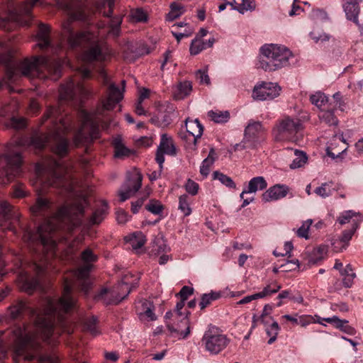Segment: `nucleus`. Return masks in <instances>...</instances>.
I'll return each mask as SVG.
<instances>
[{
  "mask_svg": "<svg viewBox=\"0 0 363 363\" xmlns=\"http://www.w3.org/2000/svg\"><path fill=\"white\" fill-rule=\"evenodd\" d=\"M35 171L37 182L42 188L37 190L38 197L30 207V211L34 216L44 218V222L35 232L23 228L18 208L6 201L0 203L1 229L17 234L18 225L23 231V241L30 250L35 253L42 252L43 254V259L40 263L33 262L24 266L19 259L21 269L18 274V284L20 289L28 294H32L40 286V278L45 274L49 259L55 256L57 240L60 239V234H70L82 224L84 208L87 205V200L82 198L72 204H64L55 211L53 202L43 196L42 194L46 187L57 189L60 194L72 192L74 186L68 168L52 158L36 164Z\"/></svg>",
  "mask_w": 363,
  "mask_h": 363,
  "instance_id": "1",
  "label": "nucleus"
},
{
  "mask_svg": "<svg viewBox=\"0 0 363 363\" xmlns=\"http://www.w3.org/2000/svg\"><path fill=\"white\" fill-rule=\"evenodd\" d=\"M70 286L65 284L59 299L47 298L43 308L30 307L24 301H18L10 306L8 315L12 320L21 319L26 313L33 321L32 325L15 326L11 332L9 341L13 351V360L22 359L29 363H54L55 357L50 350L59 344L61 333L55 331L60 327L67 331L65 315L73 311L74 300L70 294Z\"/></svg>",
  "mask_w": 363,
  "mask_h": 363,
  "instance_id": "2",
  "label": "nucleus"
},
{
  "mask_svg": "<svg viewBox=\"0 0 363 363\" xmlns=\"http://www.w3.org/2000/svg\"><path fill=\"white\" fill-rule=\"evenodd\" d=\"M69 15V19L62 24V39L67 43V48L72 50L87 48L82 54V59L86 63L94 62H104L111 59L113 52L111 48L103 39L106 34L113 37L119 36L122 16H116L108 21L106 27L104 22H99L97 26L98 33L91 30L75 31L72 23L75 20L84 18L83 12L79 9L72 11L70 3H65L61 6Z\"/></svg>",
  "mask_w": 363,
  "mask_h": 363,
  "instance_id": "3",
  "label": "nucleus"
},
{
  "mask_svg": "<svg viewBox=\"0 0 363 363\" xmlns=\"http://www.w3.org/2000/svg\"><path fill=\"white\" fill-rule=\"evenodd\" d=\"M50 34V26L40 23L35 36L37 45L41 50L50 48L56 57L34 56L16 64L10 52L0 55V65H4L6 69V83L16 80L20 74L30 78L45 79L50 77L55 80L60 77L64 63L60 55L64 52L65 48L62 43L53 46L51 44Z\"/></svg>",
  "mask_w": 363,
  "mask_h": 363,
  "instance_id": "4",
  "label": "nucleus"
},
{
  "mask_svg": "<svg viewBox=\"0 0 363 363\" xmlns=\"http://www.w3.org/2000/svg\"><path fill=\"white\" fill-rule=\"evenodd\" d=\"M118 86L111 84L108 88L107 96L102 100L94 113L86 111H81L82 126L75 133L73 143L75 147L87 145L99 138V125L107 130L111 124V120L106 111L113 109L123 99V94Z\"/></svg>",
  "mask_w": 363,
  "mask_h": 363,
  "instance_id": "5",
  "label": "nucleus"
},
{
  "mask_svg": "<svg viewBox=\"0 0 363 363\" xmlns=\"http://www.w3.org/2000/svg\"><path fill=\"white\" fill-rule=\"evenodd\" d=\"M64 110L58 107H50L43 116V121L51 120L52 130L47 134H40L33 136L30 144L35 148L41 150L47 145H50L52 152L60 157H64L69 152L71 144L63 134L72 130V118Z\"/></svg>",
  "mask_w": 363,
  "mask_h": 363,
  "instance_id": "6",
  "label": "nucleus"
},
{
  "mask_svg": "<svg viewBox=\"0 0 363 363\" xmlns=\"http://www.w3.org/2000/svg\"><path fill=\"white\" fill-rule=\"evenodd\" d=\"M81 259L86 264L77 270L72 271L71 273L72 279L65 277L63 283L62 292L66 284L70 286V294L75 302L73 311L77 308V300L74 295L73 289L75 286H77L80 291L84 293L85 296L89 295V291L91 289V282L89 279V272L91 269L90 263L96 262L98 257L90 248H86L82 252Z\"/></svg>",
  "mask_w": 363,
  "mask_h": 363,
  "instance_id": "7",
  "label": "nucleus"
},
{
  "mask_svg": "<svg viewBox=\"0 0 363 363\" xmlns=\"http://www.w3.org/2000/svg\"><path fill=\"white\" fill-rule=\"evenodd\" d=\"M259 67L267 72L275 71L289 65L293 57L291 51L284 45L267 44L261 49Z\"/></svg>",
  "mask_w": 363,
  "mask_h": 363,
  "instance_id": "8",
  "label": "nucleus"
},
{
  "mask_svg": "<svg viewBox=\"0 0 363 363\" xmlns=\"http://www.w3.org/2000/svg\"><path fill=\"white\" fill-rule=\"evenodd\" d=\"M303 125L300 118L285 116L277 120L272 134L277 142L289 141L298 143Z\"/></svg>",
  "mask_w": 363,
  "mask_h": 363,
  "instance_id": "9",
  "label": "nucleus"
},
{
  "mask_svg": "<svg viewBox=\"0 0 363 363\" xmlns=\"http://www.w3.org/2000/svg\"><path fill=\"white\" fill-rule=\"evenodd\" d=\"M38 1L40 0H26L22 8L10 11L6 17L0 18V28L10 31L16 26H30L33 20L32 7Z\"/></svg>",
  "mask_w": 363,
  "mask_h": 363,
  "instance_id": "10",
  "label": "nucleus"
},
{
  "mask_svg": "<svg viewBox=\"0 0 363 363\" xmlns=\"http://www.w3.org/2000/svg\"><path fill=\"white\" fill-rule=\"evenodd\" d=\"M201 342L204 345L206 351L211 354L216 355L228 347L230 340L218 328L210 325L204 333Z\"/></svg>",
  "mask_w": 363,
  "mask_h": 363,
  "instance_id": "11",
  "label": "nucleus"
},
{
  "mask_svg": "<svg viewBox=\"0 0 363 363\" xmlns=\"http://www.w3.org/2000/svg\"><path fill=\"white\" fill-rule=\"evenodd\" d=\"M3 159L6 164L0 172V182L7 184L21 174L23 160L20 151L13 150L4 154Z\"/></svg>",
  "mask_w": 363,
  "mask_h": 363,
  "instance_id": "12",
  "label": "nucleus"
},
{
  "mask_svg": "<svg viewBox=\"0 0 363 363\" xmlns=\"http://www.w3.org/2000/svg\"><path fill=\"white\" fill-rule=\"evenodd\" d=\"M267 135V128L262 122L250 119L244 130V148H255L263 143Z\"/></svg>",
  "mask_w": 363,
  "mask_h": 363,
  "instance_id": "13",
  "label": "nucleus"
},
{
  "mask_svg": "<svg viewBox=\"0 0 363 363\" xmlns=\"http://www.w3.org/2000/svg\"><path fill=\"white\" fill-rule=\"evenodd\" d=\"M127 277L125 276L121 283L116 289L108 290L106 288L101 289V291L94 296L96 301H101L106 305L119 303L124 299L130 292L131 289L129 288Z\"/></svg>",
  "mask_w": 363,
  "mask_h": 363,
  "instance_id": "14",
  "label": "nucleus"
},
{
  "mask_svg": "<svg viewBox=\"0 0 363 363\" xmlns=\"http://www.w3.org/2000/svg\"><path fill=\"white\" fill-rule=\"evenodd\" d=\"M89 91L85 86L79 81L69 79L62 84L60 88V101H82L87 97Z\"/></svg>",
  "mask_w": 363,
  "mask_h": 363,
  "instance_id": "15",
  "label": "nucleus"
},
{
  "mask_svg": "<svg viewBox=\"0 0 363 363\" xmlns=\"http://www.w3.org/2000/svg\"><path fill=\"white\" fill-rule=\"evenodd\" d=\"M143 176L138 172H134L127 177L119 191L120 201L124 202L140 189L142 185Z\"/></svg>",
  "mask_w": 363,
  "mask_h": 363,
  "instance_id": "16",
  "label": "nucleus"
},
{
  "mask_svg": "<svg viewBox=\"0 0 363 363\" xmlns=\"http://www.w3.org/2000/svg\"><path fill=\"white\" fill-rule=\"evenodd\" d=\"M280 86L272 82H263L255 86L252 96L257 100H272L279 95Z\"/></svg>",
  "mask_w": 363,
  "mask_h": 363,
  "instance_id": "17",
  "label": "nucleus"
},
{
  "mask_svg": "<svg viewBox=\"0 0 363 363\" xmlns=\"http://www.w3.org/2000/svg\"><path fill=\"white\" fill-rule=\"evenodd\" d=\"M185 126L187 134H185L184 136L181 134L182 138L189 140H192L194 145L196 146L198 139L203 134V126L199 119L191 120L189 118L185 121Z\"/></svg>",
  "mask_w": 363,
  "mask_h": 363,
  "instance_id": "18",
  "label": "nucleus"
},
{
  "mask_svg": "<svg viewBox=\"0 0 363 363\" xmlns=\"http://www.w3.org/2000/svg\"><path fill=\"white\" fill-rule=\"evenodd\" d=\"M289 192V187L284 184H276L270 187L262 195L264 202L279 200L286 196Z\"/></svg>",
  "mask_w": 363,
  "mask_h": 363,
  "instance_id": "19",
  "label": "nucleus"
},
{
  "mask_svg": "<svg viewBox=\"0 0 363 363\" xmlns=\"http://www.w3.org/2000/svg\"><path fill=\"white\" fill-rule=\"evenodd\" d=\"M346 150L347 144L344 139L340 136L335 135L327 147L326 152L330 157L335 159L344 153Z\"/></svg>",
  "mask_w": 363,
  "mask_h": 363,
  "instance_id": "20",
  "label": "nucleus"
},
{
  "mask_svg": "<svg viewBox=\"0 0 363 363\" xmlns=\"http://www.w3.org/2000/svg\"><path fill=\"white\" fill-rule=\"evenodd\" d=\"M125 240L131 245L133 250H138L145 245L146 238L141 231H136L127 235Z\"/></svg>",
  "mask_w": 363,
  "mask_h": 363,
  "instance_id": "21",
  "label": "nucleus"
},
{
  "mask_svg": "<svg viewBox=\"0 0 363 363\" xmlns=\"http://www.w3.org/2000/svg\"><path fill=\"white\" fill-rule=\"evenodd\" d=\"M192 90L191 83L189 81L179 82L174 90V98L181 100L189 96Z\"/></svg>",
  "mask_w": 363,
  "mask_h": 363,
  "instance_id": "22",
  "label": "nucleus"
},
{
  "mask_svg": "<svg viewBox=\"0 0 363 363\" xmlns=\"http://www.w3.org/2000/svg\"><path fill=\"white\" fill-rule=\"evenodd\" d=\"M324 320L329 323H333L337 328L340 329L342 331L348 335H352L356 333L354 328L348 325L347 320H340L335 315L332 318H325Z\"/></svg>",
  "mask_w": 363,
  "mask_h": 363,
  "instance_id": "23",
  "label": "nucleus"
},
{
  "mask_svg": "<svg viewBox=\"0 0 363 363\" xmlns=\"http://www.w3.org/2000/svg\"><path fill=\"white\" fill-rule=\"evenodd\" d=\"M217 157L216 152L211 149L208 157L204 159L200 167V173L204 177H207L210 172L211 167L213 165Z\"/></svg>",
  "mask_w": 363,
  "mask_h": 363,
  "instance_id": "24",
  "label": "nucleus"
},
{
  "mask_svg": "<svg viewBox=\"0 0 363 363\" xmlns=\"http://www.w3.org/2000/svg\"><path fill=\"white\" fill-rule=\"evenodd\" d=\"M116 0H98L96 2V9L104 16L111 17L113 13Z\"/></svg>",
  "mask_w": 363,
  "mask_h": 363,
  "instance_id": "25",
  "label": "nucleus"
},
{
  "mask_svg": "<svg viewBox=\"0 0 363 363\" xmlns=\"http://www.w3.org/2000/svg\"><path fill=\"white\" fill-rule=\"evenodd\" d=\"M267 183L263 177H255L250 180L247 187V191L255 193L257 191H261L266 189Z\"/></svg>",
  "mask_w": 363,
  "mask_h": 363,
  "instance_id": "26",
  "label": "nucleus"
},
{
  "mask_svg": "<svg viewBox=\"0 0 363 363\" xmlns=\"http://www.w3.org/2000/svg\"><path fill=\"white\" fill-rule=\"evenodd\" d=\"M158 147L167 155H176V148L173 144L172 140L171 138L168 137L167 134L162 135Z\"/></svg>",
  "mask_w": 363,
  "mask_h": 363,
  "instance_id": "27",
  "label": "nucleus"
},
{
  "mask_svg": "<svg viewBox=\"0 0 363 363\" xmlns=\"http://www.w3.org/2000/svg\"><path fill=\"white\" fill-rule=\"evenodd\" d=\"M362 221V218L353 220L352 228L351 230H344L342 235L339 240L340 242H342V248L346 249L349 241L352 239L356 230L359 228V223Z\"/></svg>",
  "mask_w": 363,
  "mask_h": 363,
  "instance_id": "28",
  "label": "nucleus"
},
{
  "mask_svg": "<svg viewBox=\"0 0 363 363\" xmlns=\"http://www.w3.org/2000/svg\"><path fill=\"white\" fill-rule=\"evenodd\" d=\"M114 156L117 158H124L131 155L132 151L127 148L118 138L113 140Z\"/></svg>",
  "mask_w": 363,
  "mask_h": 363,
  "instance_id": "29",
  "label": "nucleus"
},
{
  "mask_svg": "<svg viewBox=\"0 0 363 363\" xmlns=\"http://www.w3.org/2000/svg\"><path fill=\"white\" fill-rule=\"evenodd\" d=\"M264 325L265 327V331L269 337L268 344L271 345L277 340L278 333L280 330V327L278 323L275 320H273L271 324L268 323Z\"/></svg>",
  "mask_w": 363,
  "mask_h": 363,
  "instance_id": "30",
  "label": "nucleus"
},
{
  "mask_svg": "<svg viewBox=\"0 0 363 363\" xmlns=\"http://www.w3.org/2000/svg\"><path fill=\"white\" fill-rule=\"evenodd\" d=\"M272 311V307L267 304V305L264 306V307L263 308L262 313L259 318H257L256 315H253V317H252L253 323H252L251 330H252L253 328H255L256 327V323L258 320H260L262 323L264 325L269 323L270 320H273L272 317H271V316L268 317V315L271 313Z\"/></svg>",
  "mask_w": 363,
  "mask_h": 363,
  "instance_id": "31",
  "label": "nucleus"
},
{
  "mask_svg": "<svg viewBox=\"0 0 363 363\" xmlns=\"http://www.w3.org/2000/svg\"><path fill=\"white\" fill-rule=\"evenodd\" d=\"M220 297L221 294L220 292L212 291L209 294H203L201 296V301L199 303L201 310H203L204 308L210 306L212 301L218 300Z\"/></svg>",
  "mask_w": 363,
  "mask_h": 363,
  "instance_id": "32",
  "label": "nucleus"
},
{
  "mask_svg": "<svg viewBox=\"0 0 363 363\" xmlns=\"http://www.w3.org/2000/svg\"><path fill=\"white\" fill-rule=\"evenodd\" d=\"M184 11L183 6L178 2H173L170 4V11L167 15V19L172 21L181 16Z\"/></svg>",
  "mask_w": 363,
  "mask_h": 363,
  "instance_id": "33",
  "label": "nucleus"
},
{
  "mask_svg": "<svg viewBox=\"0 0 363 363\" xmlns=\"http://www.w3.org/2000/svg\"><path fill=\"white\" fill-rule=\"evenodd\" d=\"M108 209L107 203L105 202H103L102 206L99 208L96 209L91 218L90 222L91 224H99L100 223L104 218H105V216L106 214Z\"/></svg>",
  "mask_w": 363,
  "mask_h": 363,
  "instance_id": "34",
  "label": "nucleus"
},
{
  "mask_svg": "<svg viewBox=\"0 0 363 363\" xmlns=\"http://www.w3.org/2000/svg\"><path fill=\"white\" fill-rule=\"evenodd\" d=\"M335 189L333 187V182H325L321 184V186L317 187L314 192L319 196L322 198H326L332 195L333 191H335Z\"/></svg>",
  "mask_w": 363,
  "mask_h": 363,
  "instance_id": "35",
  "label": "nucleus"
},
{
  "mask_svg": "<svg viewBox=\"0 0 363 363\" xmlns=\"http://www.w3.org/2000/svg\"><path fill=\"white\" fill-rule=\"evenodd\" d=\"M208 116L216 123H225L230 118V113L227 111H210L208 112Z\"/></svg>",
  "mask_w": 363,
  "mask_h": 363,
  "instance_id": "36",
  "label": "nucleus"
},
{
  "mask_svg": "<svg viewBox=\"0 0 363 363\" xmlns=\"http://www.w3.org/2000/svg\"><path fill=\"white\" fill-rule=\"evenodd\" d=\"M213 178L218 180L222 184L230 189H235L236 184L233 180L226 174L222 172L216 171L213 174Z\"/></svg>",
  "mask_w": 363,
  "mask_h": 363,
  "instance_id": "37",
  "label": "nucleus"
},
{
  "mask_svg": "<svg viewBox=\"0 0 363 363\" xmlns=\"http://www.w3.org/2000/svg\"><path fill=\"white\" fill-rule=\"evenodd\" d=\"M280 289L281 286L274 281L266 286L262 291L256 293V296L259 298H263L277 293Z\"/></svg>",
  "mask_w": 363,
  "mask_h": 363,
  "instance_id": "38",
  "label": "nucleus"
},
{
  "mask_svg": "<svg viewBox=\"0 0 363 363\" xmlns=\"http://www.w3.org/2000/svg\"><path fill=\"white\" fill-rule=\"evenodd\" d=\"M179 209L184 216H188L191 213V208L189 205V197L186 194H183L179 198Z\"/></svg>",
  "mask_w": 363,
  "mask_h": 363,
  "instance_id": "39",
  "label": "nucleus"
},
{
  "mask_svg": "<svg viewBox=\"0 0 363 363\" xmlns=\"http://www.w3.org/2000/svg\"><path fill=\"white\" fill-rule=\"evenodd\" d=\"M318 117L321 121L325 122L329 125H336L337 124V119L333 111H321Z\"/></svg>",
  "mask_w": 363,
  "mask_h": 363,
  "instance_id": "40",
  "label": "nucleus"
},
{
  "mask_svg": "<svg viewBox=\"0 0 363 363\" xmlns=\"http://www.w3.org/2000/svg\"><path fill=\"white\" fill-rule=\"evenodd\" d=\"M294 154L296 157L293 160L291 164H290L291 169L301 167L304 164H306L308 159L306 154L302 151L296 150L294 151Z\"/></svg>",
  "mask_w": 363,
  "mask_h": 363,
  "instance_id": "41",
  "label": "nucleus"
},
{
  "mask_svg": "<svg viewBox=\"0 0 363 363\" xmlns=\"http://www.w3.org/2000/svg\"><path fill=\"white\" fill-rule=\"evenodd\" d=\"M310 101L312 104L315 105L318 108H321L328 101V97L320 91H317L310 96Z\"/></svg>",
  "mask_w": 363,
  "mask_h": 363,
  "instance_id": "42",
  "label": "nucleus"
},
{
  "mask_svg": "<svg viewBox=\"0 0 363 363\" xmlns=\"http://www.w3.org/2000/svg\"><path fill=\"white\" fill-rule=\"evenodd\" d=\"M357 216L359 217V219L362 218L363 220V216L359 213H356L352 210L345 211L337 218V221L340 225H344L349 223L352 218Z\"/></svg>",
  "mask_w": 363,
  "mask_h": 363,
  "instance_id": "43",
  "label": "nucleus"
},
{
  "mask_svg": "<svg viewBox=\"0 0 363 363\" xmlns=\"http://www.w3.org/2000/svg\"><path fill=\"white\" fill-rule=\"evenodd\" d=\"M255 1L254 0H242L241 4H238L233 10L238 11L240 13H245L248 11H253L255 9Z\"/></svg>",
  "mask_w": 363,
  "mask_h": 363,
  "instance_id": "44",
  "label": "nucleus"
},
{
  "mask_svg": "<svg viewBox=\"0 0 363 363\" xmlns=\"http://www.w3.org/2000/svg\"><path fill=\"white\" fill-rule=\"evenodd\" d=\"M181 323L186 326V330L184 332L182 331L181 333L179 332V330L178 328H175L173 325H167V328L169 329V330L171 332V333H179L180 335L182 337V338H186L187 337V336L189 335L190 333V327H189V320L187 318V316L185 315L184 316L182 320H181Z\"/></svg>",
  "mask_w": 363,
  "mask_h": 363,
  "instance_id": "45",
  "label": "nucleus"
},
{
  "mask_svg": "<svg viewBox=\"0 0 363 363\" xmlns=\"http://www.w3.org/2000/svg\"><path fill=\"white\" fill-rule=\"evenodd\" d=\"M130 17L134 22H145L147 19L146 12L141 8L133 9L130 12Z\"/></svg>",
  "mask_w": 363,
  "mask_h": 363,
  "instance_id": "46",
  "label": "nucleus"
},
{
  "mask_svg": "<svg viewBox=\"0 0 363 363\" xmlns=\"http://www.w3.org/2000/svg\"><path fill=\"white\" fill-rule=\"evenodd\" d=\"M84 328L91 335H96L99 333L97 330V318L92 316L87 318L84 322Z\"/></svg>",
  "mask_w": 363,
  "mask_h": 363,
  "instance_id": "47",
  "label": "nucleus"
},
{
  "mask_svg": "<svg viewBox=\"0 0 363 363\" xmlns=\"http://www.w3.org/2000/svg\"><path fill=\"white\" fill-rule=\"evenodd\" d=\"M145 208L155 215H159L162 213L164 207L160 201L151 200L150 203L145 206Z\"/></svg>",
  "mask_w": 363,
  "mask_h": 363,
  "instance_id": "48",
  "label": "nucleus"
},
{
  "mask_svg": "<svg viewBox=\"0 0 363 363\" xmlns=\"http://www.w3.org/2000/svg\"><path fill=\"white\" fill-rule=\"evenodd\" d=\"M205 49H206V46L204 41L196 39L191 42L190 52L191 55H196Z\"/></svg>",
  "mask_w": 363,
  "mask_h": 363,
  "instance_id": "49",
  "label": "nucleus"
},
{
  "mask_svg": "<svg viewBox=\"0 0 363 363\" xmlns=\"http://www.w3.org/2000/svg\"><path fill=\"white\" fill-rule=\"evenodd\" d=\"M26 125V121L23 118L12 117L9 123V126L16 130H20Z\"/></svg>",
  "mask_w": 363,
  "mask_h": 363,
  "instance_id": "50",
  "label": "nucleus"
},
{
  "mask_svg": "<svg viewBox=\"0 0 363 363\" xmlns=\"http://www.w3.org/2000/svg\"><path fill=\"white\" fill-rule=\"evenodd\" d=\"M312 223L311 220H308L305 221L302 225L297 230L296 233L297 235L300 238H303L307 239L308 238V230L310 225Z\"/></svg>",
  "mask_w": 363,
  "mask_h": 363,
  "instance_id": "51",
  "label": "nucleus"
},
{
  "mask_svg": "<svg viewBox=\"0 0 363 363\" xmlns=\"http://www.w3.org/2000/svg\"><path fill=\"white\" fill-rule=\"evenodd\" d=\"M186 191L191 195L195 196L198 194L199 185L191 179H189L185 184Z\"/></svg>",
  "mask_w": 363,
  "mask_h": 363,
  "instance_id": "52",
  "label": "nucleus"
},
{
  "mask_svg": "<svg viewBox=\"0 0 363 363\" xmlns=\"http://www.w3.org/2000/svg\"><path fill=\"white\" fill-rule=\"evenodd\" d=\"M172 121L170 113H162L158 116V125L161 127H167Z\"/></svg>",
  "mask_w": 363,
  "mask_h": 363,
  "instance_id": "53",
  "label": "nucleus"
},
{
  "mask_svg": "<svg viewBox=\"0 0 363 363\" xmlns=\"http://www.w3.org/2000/svg\"><path fill=\"white\" fill-rule=\"evenodd\" d=\"M27 196L25 186L23 184L15 186L13 191V196L15 198H23Z\"/></svg>",
  "mask_w": 363,
  "mask_h": 363,
  "instance_id": "54",
  "label": "nucleus"
},
{
  "mask_svg": "<svg viewBox=\"0 0 363 363\" xmlns=\"http://www.w3.org/2000/svg\"><path fill=\"white\" fill-rule=\"evenodd\" d=\"M148 305H150L149 302L145 301L143 303L145 310L144 311V315L148 318L149 320H155L157 317L153 311V309L151 307H149Z\"/></svg>",
  "mask_w": 363,
  "mask_h": 363,
  "instance_id": "55",
  "label": "nucleus"
},
{
  "mask_svg": "<svg viewBox=\"0 0 363 363\" xmlns=\"http://www.w3.org/2000/svg\"><path fill=\"white\" fill-rule=\"evenodd\" d=\"M281 268H284V271H293L299 267V262L298 259L287 261L286 264L280 266Z\"/></svg>",
  "mask_w": 363,
  "mask_h": 363,
  "instance_id": "56",
  "label": "nucleus"
},
{
  "mask_svg": "<svg viewBox=\"0 0 363 363\" xmlns=\"http://www.w3.org/2000/svg\"><path fill=\"white\" fill-rule=\"evenodd\" d=\"M196 77L201 84L208 85L210 84V79L208 75L205 71L198 70L196 73Z\"/></svg>",
  "mask_w": 363,
  "mask_h": 363,
  "instance_id": "57",
  "label": "nucleus"
},
{
  "mask_svg": "<svg viewBox=\"0 0 363 363\" xmlns=\"http://www.w3.org/2000/svg\"><path fill=\"white\" fill-rule=\"evenodd\" d=\"M342 279L343 286L346 288H350L352 285L353 279L355 277V274L351 272L350 274H345Z\"/></svg>",
  "mask_w": 363,
  "mask_h": 363,
  "instance_id": "58",
  "label": "nucleus"
},
{
  "mask_svg": "<svg viewBox=\"0 0 363 363\" xmlns=\"http://www.w3.org/2000/svg\"><path fill=\"white\" fill-rule=\"evenodd\" d=\"M314 322V319L311 315H301L298 317V325L305 327Z\"/></svg>",
  "mask_w": 363,
  "mask_h": 363,
  "instance_id": "59",
  "label": "nucleus"
},
{
  "mask_svg": "<svg viewBox=\"0 0 363 363\" xmlns=\"http://www.w3.org/2000/svg\"><path fill=\"white\" fill-rule=\"evenodd\" d=\"M193 288L184 286L180 290L179 295L183 301H186L188 298V297L193 294Z\"/></svg>",
  "mask_w": 363,
  "mask_h": 363,
  "instance_id": "60",
  "label": "nucleus"
},
{
  "mask_svg": "<svg viewBox=\"0 0 363 363\" xmlns=\"http://www.w3.org/2000/svg\"><path fill=\"white\" fill-rule=\"evenodd\" d=\"M166 154L164 152L162 151L159 147H157L155 160L159 164V167L160 169V172H162L163 168V163L164 162V155Z\"/></svg>",
  "mask_w": 363,
  "mask_h": 363,
  "instance_id": "61",
  "label": "nucleus"
},
{
  "mask_svg": "<svg viewBox=\"0 0 363 363\" xmlns=\"http://www.w3.org/2000/svg\"><path fill=\"white\" fill-rule=\"evenodd\" d=\"M145 199V198H140L137 199L135 201H133L131 203V211L133 213H137L139 211V209L143 206Z\"/></svg>",
  "mask_w": 363,
  "mask_h": 363,
  "instance_id": "62",
  "label": "nucleus"
},
{
  "mask_svg": "<svg viewBox=\"0 0 363 363\" xmlns=\"http://www.w3.org/2000/svg\"><path fill=\"white\" fill-rule=\"evenodd\" d=\"M116 219L118 223L123 224L128 221V216L123 210H120L116 213Z\"/></svg>",
  "mask_w": 363,
  "mask_h": 363,
  "instance_id": "63",
  "label": "nucleus"
},
{
  "mask_svg": "<svg viewBox=\"0 0 363 363\" xmlns=\"http://www.w3.org/2000/svg\"><path fill=\"white\" fill-rule=\"evenodd\" d=\"M98 73L99 77H101L102 82L104 85H106L109 82L108 76L106 74V72L103 66H100L98 69Z\"/></svg>",
  "mask_w": 363,
  "mask_h": 363,
  "instance_id": "64",
  "label": "nucleus"
}]
</instances>
